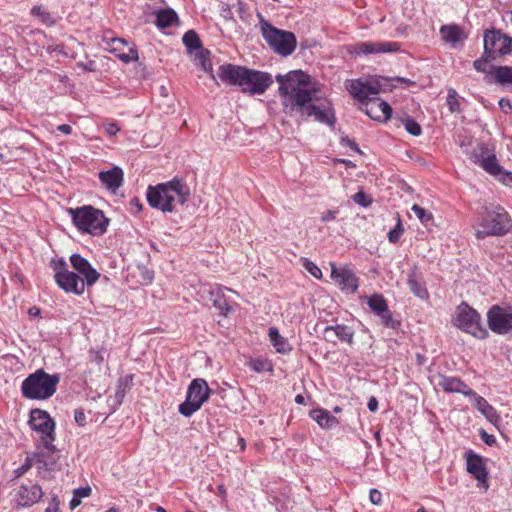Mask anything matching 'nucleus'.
I'll use <instances>...</instances> for the list:
<instances>
[{"label":"nucleus","instance_id":"f257e3e1","mask_svg":"<svg viewBox=\"0 0 512 512\" xmlns=\"http://www.w3.org/2000/svg\"><path fill=\"white\" fill-rule=\"evenodd\" d=\"M275 79L279 83L278 93L286 115L299 114L314 117L316 121L329 126L335 124V112L330 102L322 105L313 103L320 100L318 94L321 85L313 81L309 74L302 70H292L286 74H277Z\"/></svg>","mask_w":512,"mask_h":512},{"label":"nucleus","instance_id":"f03ea898","mask_svg":"<svg viewBox=\"0 0 512 512\" xmlns=\"http://www.w3.org/2000/svg\"><path fill=\"white\" fill-rule=\"evenodd\" d=\"M218 76L221 81L239 86L243 93L250 95H262L273 84L270 73L233 64L221 65Z\"/></svg>","mask_w":512,"mask_h":512},{"label":"nucleus","instance_id":"7ed1b4c3","mask_svg":"<svg viewBox=\"0 0 512 512\" xmlns=\"http://www.w3.org/2000/svg\"><path fill=\"white\" fill-rule=\"evenodd\" d=\"M189 196L188 186L179 179H172L166 183L149 186L146 197L149 205L162 212L174 211V203L181 205L187 202Z\"/></svg>","mask_w":512,"mask_h":512},{"label":"nucleus","instance_id":"20e7f679","mask_svg":"<svg viewBox=\"0 0 512 512\" xmlns=\"http://www.w3.org/2000/svg\"><path fill=\"white\" fill-rule=\"evenodd\" d=\"M29 424L33 430L40 433L42 447L39 452V462L45 466L54 465L59 458V451L53 444L55 440V423L50 415L41 409H33L30 413Z\"/></svg>","mask_w":512,"mask_h":512},{"label":"nucleus","instance_id":"39448f33","mask_svg":"<svg viewBox=\"0 0 512 512\" xmlns=\"http://www.w3.org/2000/svg\"><path fill=\"white\" fill-rule=\"evenodd\" d=\"M475 236L484 239L487 236H503L512 228L508 212L500 205L485 206L479 213Z\"/></svg>","mask_w":512,"mask_h":512},{"label":"nucleus","instance_id":"423d86ee","mask_svg":"<svg viewBox=\"0 0 512 512\" xmlns=\"http://www.w3.org/2000/svg\"><path fill=\"white\" fill-rule=\"evenodd\" d=\"M72 223L81 233L101 236L106 233L110 220L104 212L91 205H84L68 210Z\"/></svg>","mask_w":512,"mask_h":512},{"label":"nucleus","instance_id":"0eeeda50","mask_svg":"<svg viewBox=\"0 0 512 512\" xmlns=\"http://www.w3.org/2000/svg\"><path fill=\"white\" fill-rule=\"evenodd\" d=\"M59 382V374H48L40 368L23 380L21 392L27 399L45 400L54 395Z\"/></svg>","mask_w":512,"mask_h":512},{"label":"nucleus","instance_id":"6e6552de","mask_svg":"<svg viewBox=\"0 0 512 512\" xmlns=\"http://www.w3.org/2000/svg\"><path fill=\"white\" fill-rule=\"evenodd\" d=\"M261 34L269 47L281 56L291 55L297 45L294 33L281 30L270 24L261 14H258Z\"/></svg>","mask_w":512,"mask_h":512},{"label":"nucleus","instance_id":"1a4fd4ad","mask_svg":"<svg viewBox=\"0 0 512 512\" xmlns=\"http://www.w3.org/2000/svg\"><path fill=\"white\" fill-rule=\"evenodd\" d=\"M453 324L458 329L477 339L482 340L489 335L488 330L482 324L480 314L465 302L457 306Z\"/></svg>","mask_w":512,"mask_h":512},{"label":"nucleus","instance_id":"9d476101","mask_svg":"<svg viewBox=\"0 0 512 512\" xmlns=\"http://www.w3.org/2000/svg\"><path fill=\"white\" fill-rule=\"evenodd\" d=\"M210 394L211 389L204 379H193L188 386L185 401L179 405V413L185 417H190L208 401Z\"/></svg>","mask_w":512,"mask_h":512},{"label":"nucleus","instance_id":"9b49d317","mask_svg":"<svg viewBox=\"0 0 512 512\" xmlns=\"http://www.w3.org/2000/svg\"><path fill=\"white\" fill-rule=\"evenodd\" d=\"M51 267L55 273V282L62 290L75 295L84 293L86 282L78 274L68 270L64 259L52 260Z\"/></svg>","mask_w":512,"mask_h":512},{"label":"nucleus","instance_id":"f8f14e48","mask_svg":"<svg viewBox=\"0 0 512 512\" xmlns=\"http://www.w3.org/2000/svg\"><path fill=\"white\" fill-rule=\"evenodd\" d=\"M488 326L492 332L505 335L512 331V306L493 305L487 313Z\"/></svg>","mask_w":512,"mask_h":512},{"label":"nucleus","instance_id":"ddd939ff","mask_svg":"<svg viewBox=\"0 0 512 512\" xmlns=\"http://www.w3.org/2000/svg\"><path fill=\"white\" fill-rule=\"evenodd\" d=\"M464 457L466 460V470L474 479L477 480V486L485 491L488 490L489 473L486 467V460L472 450L467 451Z\"/></svg>","mask_w":512,"mask_h":512},{"label":"nucleus","instance_id":"4468645a","mask_svg":"<svg viewBox=\"0 0 512 512\" xmlns=\"http://www.w3.org/2000/svg\"><path fill=\"white\" fill-rule=\"evenodd\" d=\"M331 278L337 287L346 293H355L359 287V278L348 266L337 267L331 263Z\"/></svg>","mask_w":512,"mask_h":512},{"label":"nucleus","instance_id":"2eb2a0df","mask_svg":"<svg viewBox=\"0 0 512 512\" xmlns=\"http://www.w3.org/2000/svg\"><path fill=\"white\" fill-rule=\"evenodd\" d=\"M348 91L355 99L364 105L366 101H370L378 96L380 93V85L378 82H364L356 79L350 81Z\"/></svg>","mask_w":512,"mask_h":512},{"label":"nucleus","instance_id":"dca6fc26","mask_svg":"<svg viewBox=\"0 0 512 512\" xmlns=\"http://www.w3.org/2000/svg\"><path fill=\"white\" fill-rule=\"evenodd\" d=\"M401 48V45L398 42H390V41H365L358 42L353 46V51L355 54L360 55H368V54H379V53H392L397 52Z\"/></svg>","mask_w":512,"mask_h":512},{"label":"nucleus","instance_id":"f3484780","mask_svg":"<svg viewBox=\"0 0 512 512\" xmlns=\"http://www.w3.org/2000/svg\"><path fill=\"white\" fill-rule=\"evenodd\" d=\"M367 304L372 312L380 317L385 327L395 328L396 322L393 320L387 301L382 294L375 293L371 295L368 298Z\"/></svg>","mask_w":512,"mask_h":512},{"label":"nucleus","instance_id":"a211bd4d","mask_svg":"<svg viewBox=\"0 0 512 512\" xmlns=\"http://www.w3.org/2000/svg\"><path fill=\"white\" fill-rule=\"evenodd\" d=\"M479 165L487 173L495 177L497 180L507 186L512 185V173L504 170L498 163V160L494 154L487 155L486 157L481 156L479 159Z\"/></svg>","mask_w":512,"mask_h":512},{"label":"nucleus","instance_id":"6ab92c4d","mask_svg":"<svg viewBox=\"0 0 512 512\" xmlns=\"http://www.w3.org/2000/svg\"><path fill=\"white\" fill-rule=\"evenodd\" d=\"M362 110L373 120L379 122H386L390 119L392 114V108L390 105L381 100L378 96L371 99L370 101H366V104L363 105Z\"/></svg>","mask_w":512,"mask_h":512},{"label":"nucleus","instance_id":"aec40b11","mask_svg":"<svg viewBox=\"0 0 512 512\" xmlns=\"http://www.w3.org/2000/svg\"><path fill=\"white\" fill-rule=\"evenodd\" d=\"M70 263L72 267L80 274L82 275V279L86 282V285L88 287L94 285L99 277L100 273L94 269L89 261L85 258H83L79 254H73L70 257Z\"/></svg>","mask_w":512,"mask_h":512},{"label":"nucleus","instance_id":"412c9836","mask_svg":"<svg viewBox=\"0 0 512 512\" xmlns=\"http://www.w3.org/2000/svg\"><path fill=\"white\" fill-rule=\"evenodd\" d=\"M43 496L42 489L37 484L22 485L18 489L15 501L19 506L30 507L37 503Z\"/></svg>","mask_w":512,"mask_h":512},{"label":"nucleus","instance_id":"4be33fe9","mask_svg":"<svg viewBox=\"0 0 512 512\" xmlns=\"http://www.w3.org/2000/svg\"><path fill=\"white\" fill-rule=\"evenodd\" d=\"M438 386L447 393H461L465 396L474 394V390L462 380L452 376L440 375Z\"/></svg>","mask_w":512,"mask_h":512},{"label":"nucleus","instance_id":"5701e85b","mask_svg":"<svg viewBox=\"0 0 512 512\" xmlns=\"http://www.w3.org/2000/svg\"><path fill=\"white\" fill-rule=\"evenodd\" d=\"M473 399V406L491 423H497L500 416L496 409L488 403V401L478 395L475 391L474 394L468 395Z\"/></svg>","mask_w":512,"mask_h":512},{"label":"nucleus","instance_id":"b1692460","mask_svg":"<svg viewBox=\"0 0 512 512\" xmlns=\"http://www.w3.org/2000/svg\"><path fill=\"white\" fill-rule=\"evenodd\" d=\"M127 43L123 39L114 38L111 41L110 52L114 53L116 57L125 63L136 61L138 59V52L133 47H128L127 51H124Z\"/></svg>","mask_w":512,"mask_h":512},{"label":"nucleus","instance_id":"393cba45","mask_svg":"<svg viewBox=\"0 0 512 512\" xmlns=\"http://www.w3.org/2000/svg\"><path fill=\"white\" fill-rule=\"evenodd\" d=\"M99 180L108 190L115 192L123 183V171L119 167L102 171L99 173Z\"/></svg>","mask_w":512,"mask_h":512},{"label":"nucleus","instance_id":"a878e982","mask_svg":"<svg viewBox=\"0 0 512 512\" xmlns=\"http://www.w3.org/2000/svg\"><path fill=\"white\" fill-rule=\"evenodd\" d=\"M225 289L226 287L220 284H215L211 286L209 290L210 300L212 301L213 306L224 316L231 311V307L225 299ZM227 290L229 289L227 288Z\"/></svg>","mask_w":512,"mask_h":512},{"label":"nucleus","instance_id":"bb28decb","mask_svg":"<svg viewBox=\"0 0 512 512\" xmlns=\"http://www.w3.org/2000/svg\"><path fill=\"white\" fill-rule=\"evenodd\" d=\"M490 74L495 84L512 90V66H493Z\"/></svg>","mask_w":512,"mask_h":512},{"label":"nucleus","instance_id":"cd10ccee","mask_svg":"<svg viewBox=\"0 0 512 512\" xmlns=\"http://www.w3.org/2000/svg\"><path fill=\"white\" fill-rule=\"evenodd\" d=\"M310 417L323 429H331L339 424L338 419L328 410L317 408L310 411Z\"/></svg>","mask_w":512,"mask_h":512},{"label":"nucleus","instance_id":"c85d7f7f","mask_svg":"<svg viewBox=\"0 0 512 512\" xmlns=\"http://www.w3.org/2000/svg\"><path fill=\"white\" fill-rule=\"evenodd\" d=\"M503 37L504 34L498 31H487L484 36V53L493 58L498 55Z\"/></svg>","mask_w":512,"mask_h":512},{"label":"nucleus","instance_id":"c756f323","mask_svg":"<svg viewBox=\"0 0 512 512\" xmlns=\"http://www.w3.org/2000/svg\"><path fill=\"white\" fill-rule=\"evenodd\" d=\"M178 22V16L172 9L160 10L156 13V25L157 27L164 29L171 27L174 23Z\"/></svg>","mask_w":512,"mask_h":512},{"label":"nucleus","instance_id":"7c9ffc66","mask_svg":"<svg viewBox=\"0 0 512 512\" xmlns=\"http://www.w3.org/2000/svg\"><path fill=\"white\" fill-rule=\"evenodd\" d=\"M440 33L445 42L455 44L459 42L463 36L462 29L457 25H443Z\"/></svg>","mask_w":512,"mask_h":512},{"label":"nucleus","instance_id":"2f4dec72","mask_svg":"<svg viewBox=\"0 0 512 512\" xmlns=\"http://www.w3.org/2000/svg\"><path fill=\"white\" fill-rule=\"evenodd\" d=\"M268 335L272 345L274 346L277 352L284 354L291 350V348L289 347V343L283 336L280 335L277 328L271 327L269 329Z\"/></svg>","mask_w":512,"mask_h":512},{"label":"nucleus","instance_id":"473e14b6","mask_svg":"<svg viewBox=\"0 0 512 512\" xmlns=\"http://www.w3.org/2000/svg\"><path fill=\"white\" fill-rule=\"evenodd\" d=\"M408 286L413 294L421 299H428L429 293L425 287V284L419 281L416 274L413 272L409 275L407 280Z\"/></svg>","mask_w":512,"mask_h":512},{"label":"nucleus","instance_id":"72a5a7b5","mask_svg":"<svg viewBox=\"0 0 512 512\" xmlns=\"http://www.w3.org/2000/svg\"><path fill=\"white\" fill-rule=\"evenodd\" d=\"M325 333H333L343 342L352 343L353 341V332L345 325L328 326L325 328Z\"/></svg>","mask_w":512,"mask_h":512},{"label":"nucleus","instance_id":"f704fd0d","mask_svg":"<svg viewBox=\"0 0 512 512\" xmlns=\"http://www.w3.org/2000/svg\"><path fill=\"white\" fill-rule=\"evenodd\" d=\"M30 13L46 26H53L55 24L52 14L43 5L33 6Z\"/></svg>","mask_w":512,"mask_h":512},{"label":"nucleus","instance_id":"c9c22d12","mask_svg":"<svg viewBox=\"0 0 512 512\" xmlns=\"http://www.w3.org/2000/svg\"><path fill=\"white\" fill-rule=\"evenodd\" d=\"M183 44L189 53L202 48L201 40L194 30H188L182 37Z\"/></svg>","mask_w":512,"mask_h":512},{"label":"nucleus","instance_id":"e433bc0d","mask_svg":"<svg viewBox=\"0 0 512 512\" xmlns=\"http://www.w3.org/2000/svg\"><path fill=\"white\" fill-rule=\"evenodd\" d=\"M250 367L252 370H254L255 372H264V371H268V372H271L273 371V365L271 363V361L267 360V359H261V358H257V359H254L250 362Z\"/></svg>","mask_w":512,"mask_h":512},{"label":"nucleus","instance_id":"4c0bfd02","mask_svg":"<svg viewBox=\"0 0 512 512\" xmlns=\"http://www.w3.org/2000/svg\"><path fill=\"white\" fill-rule=\"evenodd\" d=\"M411 210L415 213V215L421 221L422 224H427L433 219L432 213L428 212L418 204H414L411 207Z\"/></svg>","mask_w":512,"mask_h":512},{"label":"nucleus","instance_id":"58836bf2","mask_svg":"<svg viewBox=\"0 0 512 512\" xmlns=\"http://www.w3.org/2000/svg\"><path fill=\"white\" fill-rule=\"evenodd\" d=\"M447 105L449 107L450 112L452 113L460 111V102L455 89H449L447 96Z\"/></svg>","mask_w":512,"mask_h":512},{"label":"nucleus","instance_id":"ea45409f","mask_svg":"<svg viewBox=\"0 0 512 512\" xmlns=\"http://www.w3.org/2000/svg\"><path fill=\"white\" fill-rule=\"evenodd\" d=\"M134 376L132 374L125 375L118 380V388L117 395L121 394V397L124 396L125 391L129 390L132 387Z\"/></svg>","mask_w":512,"mask_h":512},{"label":"nucleus","instance_id":"a19ab883","mask_svg":"<svg viewBox=\"0 0 512 512\" xmlns=\"http://www.w3.org/2000/svg\"><path fill=\"white\" fill-rule=\"evenodd\" d=\"M403 124H404L406 131L413 136H419L422 132V129H421V126L419 125V123L416 122L412 118L408 117V118L404 119Z\"/></svg>","mask_w":512,"mask_h":512},{"label":"nucleus","instance_id":"79ce46f5","mask_svg":"<svg viewBox=\"0 0 512 512\" xmlns=\"http://www.w3.org/2000/svg\"><path fill=\"white\" fill-rule=\"evenodd\" d=\"M302 265L316 279L322 278V271L314 262L307 258H303Z\"/></svg>","mask_w":512,"mask_h":512},{"label":"nucleus","instance_id":"37998d69","mask_svg":"<svg viewBox=\"0 0 512 512\" xmlns=\"http://www.w3.org/2000/svg\"><path fill=\"white\" fill-rule=\"evenodd\" d=\"M404 230L402 228L400 217L398 216V221L394 229H392L388 233V239L391 243H397L403 234Z\"/></svg>","mask_w":512,"mask_h":512},{"label":"nucleus","instance_id":"c03bdc74","mask_svg":"<svg viewBox=\"0 0 512 512\" xmlns=\"http://www.w3.org/2000/svg\"><path fill=\"white\" fill-rule=\"evenodd\" d=\"M352 199L355 203L363 207H368L372 203L371 198L362 191H359L352 195Z\"/></svg>","mask_w":512,"mask_h":512},{"label":"nucleus","instance_id":"a18cd8bd","mask_svg":"<svg viewBox=\"0 0 512 512\" xmlns=\"http://www.w3.org/2000/svg\"><path fill=\"white\" fill-rule=\"evenodd\" d=\"M512 52V38L504 35L499 47L498 55H505Z\"/></svg>","mask_w":512,"mask_h":512},{"label":"nucleus","instance_id":"49530a36","mask_svg":"<svg viewBox=\"0 0 512 512\" xmlns=\"http://www.w3.org/2000/svg\"><path fill=\"white\" fill-rule=\"evenodd\" d=\"M370 502L374 505H380L382 503V494L378 489H371L369 492Z\"/></svg>","mask_w":512,"mask_h":512},{"label":"nucleus","instance_id":"de8ad7c7","mask_svg":"<svg viewBox=\"0 0 512 512\" xmlns=\"http://www.w3.org/2000/svg\"><path fill=\"white\" fill-rule=\"evenodd\" d=\"M480 437L489 446L496 443V438L493 435L488 434L485 430L480 431Z\"/></svg>","mask_w":512,"mask_h":512},{"label":"nucleus","instance_id":"09e8293b","mask_svg":"<svg viewBox=\"0 0 512 512\" xmlns=\"http://www.w3.org/2000/svg\"><path fill=\"white\" fill-rule=\"evenodd\" d=\"M487 62H488L487 59L480 58L473 62V66H474L475 70H477L478 72H485Z\"/></svg>","mask_w":512,"mask_h":512},{"label":"nucleus","instance_id":"8fccbe9b","mask_svg":"<svg viewBox=\"0 0 512 512\" xmlns=\"http://www.w3.org/2000/svg\"><path fill=\"white\" fill-rule=\"evenodd\" d=\"M75 496L81 498L88 497L91 494L90 487H80L74 490L73 493Z\"/></svg>","mask_w":512,"mask_h":512},{"label":"nucleus","instance_id":"3c124183","mask_svg":"<svg viewBox=\"0 0 512 512\" xmlns=\"http://www.w3.org/2000/svg\"><path fill=\"white\" fill-rule=\"evenodd\" d=\"M196 51V60H198L200 65L202 64V61H204V59H209L210 52L208 50L202 47Z\"/></svg>","mask_w":512,"mask_h":512},{"label":"nucleus","instance_id":"603ef678","mask_svg":"<svg viewBox=\"0 0 512 512\" xmlns=\"http://www.w3.org/2000/svg\"><path fill=\"white\" fill-rule=\"evenodd\" d=\"M74 419L80 426H84L86 424V415L82 410H75Z\"/></svg>","mask_w":512,"mask_h":512},{"label":"nucleus","instance_id":"864d4df0","mask_svg":"<svg viewBox=\"0 0 512 512\" xmlns=\"http://www.w3.org/2000/svg\"><path fill=\"white\" fill-rule=\"evenodd\" d=\"M45 512H61L59 508V501L56 497H54L48 507L45 509Z\"/></svg>","mask_w":512,"mask_h":512},{"label":"nucleus","instance_id":"5fc2aeb1","mask_svg":"<svg viewBox=\"0 0 512 512\" xmlns=\"http://www.w3.org/2000/svg\"><path fill=\"white\" fill-rule=\"evenodd\" d=\"M499 106H500V108L502 109V111H503L504 113H506V114H507V113H509V112L512 110L511 102H510V100H509V99H507V98H502V99H500V101H499Z\"/></svg>","mask_w":512,"mask_h":512},{"label":"nucleus","instance_id":"6e6d98bb","mask_svg":"<svg viewBox=\"0 0 512 512\" xmlns=\"http://www.w3.org/2000/svg\"><path fill=\"white\" fill-rule=\"evenodd\" d=\"M335 218H336V212L332 211V210H327V211L323 212L321 215V220L323 222H329V221L334 220Z\"/></svg>","mask_w":512,"mask_h":512},{"label":"nucleus","instance_id":"4d7b16f0","mask_svg":"<svg viewBox=\"0 0 512 512\" xmlns=\"http://www.w3.org/2000/svg\"><path fill=\"white\" fill-rule=\"evenodd\" d=\"M105 131L108 135H116L119 131V127L115 123H109L105 126Z\"/></svg>","mask_w":512,"mask_h":512},{"label":"nucleus","instance_id":"13d9d810","mask_svg":"<svg viewBox=\"0 0 512 512\" xmlns=\"http://www.w3.org/2000/svg\"><path fill=\"white\" fill-rule=\"evenodd\" d=\"M201 67L205 72H213V66L210 59H204V61H202Z\"/></svg>","mask_w":512,"mask_h":512},{"label":"nucleus","instance_id":"bf43d9fd","mask_svg":"<svg viewBox=\"0 0 512 512\" xmlns=\"http://www.w3.org/2000/svg\"><path fill=\"white\" fill-rule=\"evenodd\" d=\"M367 407L372 412H375L377 410V408H378V401L376 400L375 397H371L368 400Z\"/></svg>","mask_w":512,"mask_h":512},{"label":"nucleus","instance_id":"052dcab7","mask_svg":"<svg viewBox=\"0 0 512 512\" xmlns=\"http://www.w3.org/2000/svg\"><path fill=\"white\" fill-rule=\"evenodd\" d=\"M31 468V464L27 461L25 464H23L20 468H18L15 472L17 476H22L24 473H26Z\"/></svg>","mask_w":512,"mask_h":512},{"label":"nucleus","instance_id":"680f3d73","mask_svg":"<svg viewBox=\"0 0 512 512\" xmlns=\"http://www.w3.org/2000/svg\"><path fill=\"white\" fill-rule=\"evenodd\" d=\"M57 130L63 134L69 135L72 132V127L68 124H61L57 127Z\"/></svg>","mask_w":512,"mask_h":512},{"label":"nucleus","instance_id":"e2e57ef3","mask_svg":"<svg viewBox=\"0 0 512 512\" xmlns=\"http://www.w3.org/2000/svg\"><path fill=\"white\" fill-rule=\"evenodd\" d=\"M81 504V499L73 494V498L70 501V508L75 509Z\"/></svg>","mask_w":512,"mask_h":512},{"label":"nucleus","instance_id":"0e129e2a","mask_svg":"<svg viewBox=\"0 0 512 512\" xmlns=\"http://www.w3.org/2000/svg\"><path fill=\"white\" fill-rule=\"evenodd\" d=\"M217 492L220 497H222L223 499H226L227 491H226V487L223 484H220L217 486Z\"/></svg>","mask_w":512,"mask_h":512},{"label":"nucleus","instance_id":"69168bd1","mask_svg":"<svg viewBox=\"0 0 512 512\" xmlns=\"http://www.w3.org/2000/svg\"><path fill=\"white\" fill-rule=\"evenodd\" d=\"M40 313H41L40 308H38V307H36V306H32V307H30V308L28 309V314H29L30 316H33V317H35V316H39V315H40Z\"/></svg>","mask_w":512,"mask_h":512},{"label":"nucleus","instance_id":"338daca9","mask_svg":"<svg viewBox=\"0 0 512 512\" xmlns=\"http://www.w3.org/2000/svg\"><path fill=\"white\" fill-rule=\"evenodd\" d=\"M238 445L240 446L241 451L246 449V441L243 437L238 438Z\"/></svg>","mask_w":512,"mask_h":512},{"label":"nucleus","instance_id":"774afa93","mask_svg":"<svg viewBox=\"0 0 512 512\" xmlns=\"http://www.w3.org/2000/svg\"><path fill=\"white\" fill-rule=\"evenodd\" d=\"M295 401H296V403H298V404H302V403H303V401H304V397H303L302 395H297V396L295 397Z\"/></svg>","mask_w":512,"mask_h":512}]
</instances>
